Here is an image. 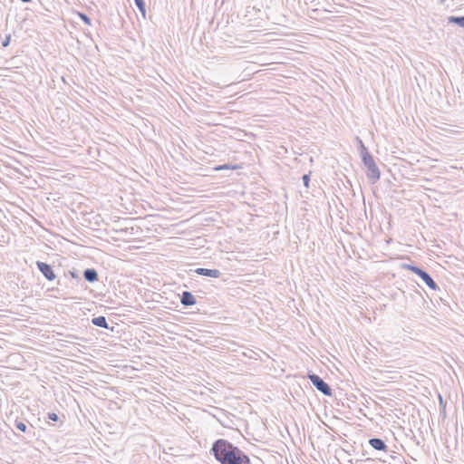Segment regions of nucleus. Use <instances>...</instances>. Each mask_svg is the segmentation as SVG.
I'll return each mask as SVG.
<instances>
[{
    "instance_id": "obj_1",
    "label": "nucleus",
    "mask_w": 464,
    "mask_h": 464,
    "mask_svg": "<svg viewBox=\"0 0 464 464\" xmlns=\"http://www.w3.org/2000/svg\"><path fill=\"white\" fill-rule=\"evenodd\" d=\"M210 452L220 464H251L249 457L243 450L224 439L217 440Z\"/></svg>"
},
{
    "instance_id": "obj_2",
    "label": "nucleus",
    "mask_w": 464,
    "mask_h": 464,
    "mask_svg": "<svg viewBox=\"0 0 464 464\" xmlns=\"http://www.w3.org/2000/svg\"><path fill=\"white\" fill-rule=\"evenodd\" d=\"M359 145L361 160L367 169L366 176L371 183L374 184L380 179V169L376 165L372 155L369 152L368 149L361 140H359Z\"/></svg>"
},
{
    "instance_id": "obj_3",
    "label": "nucleus",
    "mask_w": 464,
    "mask_h": 464,
    "mask_svg": "<svg viewBox=\"0 0 464 464\" xmlns=\"http://www.w3.org/2000/svg\"><path fill=\"white\" fill-rule=\"evenodd\" d=\"M402 268L409 270L417 276H420V278L432 290H437L439 288L437 283L433 280V278L430 276V275L420 268V266H417L413 264H403Z\"/></svg>"
},
{
    "instance_id": "obj_4",
    "label": "nucleus",
    "mask_w": 464,
    "mask_h": 464,
    "mask_svg": "<svg viewBox=\"0 0 464 464\" xmlns=\"http://www.w3.org/2000/svg\"><path fill=\"white\" fill-rule=\"evenodd\" d=\"M308 379L316 390L321 392L323 394L327 396L332 394V388L319 375L315 373H308Z\"/></svg>"
},
{
    "instance_id": "obj_5",
    "label": "nucleus",
    "mask_w": 464,
    "mask_h": 464,
    "mask_svg": "<svg viewBox=\"0 0 464 464\" xmlns=\"http://www.w3.org/2000/svg\"><path fill=\"white\" fill-rule=\"evenodd\" d=\"M35 264L39 271L48 281H53L56 278V275L51 265L42 261H36Z\"/></svg>"
},
{
    "instance_id": "obj_6",
    "label": "nucleus",
    "mask_w": 464,
    "mask_h": 464,
    "mask_svg": "<svg viewBox=\"0 0 464 464\" xmlns=\"http://www.w3.org/2000/svg\"><path fill=\"white\" fill-rule=\"evenodd\" d=\"M315 414L325 426H329L327 422L333 420L330 408H316Z\"/></svg>"
},
{
    "instance_id": "obj_7",
    "label": "nucleus",
    "mask_w": 464,
    "mask_h": 464,
    "mask_svg": "<svg viewBox=\"0 0 464 464\" xmlns=\"http://www.w3.org/2000/svg\"><path fill=\"white\" fill-rule=\"evenodd\" d=\"M368 443L375 450L383 451V452H387L388 451V446H387L386 442L382 439H380V438H371L368 440Z\"/></svg>"
},
{
    "instance_id": "obj_8",
    "label": "nucleus",
    "mask_w": 464,
    "mask_h": 464,
    "mask_svg": "<svg viewBox=\"0 0 464 464\" xmlns=\"http://www.w3.org/2000/svg\"><path fill=\"white\" fill-rule=\"evenodd\" d=\"M195 273L208 277L218 278L221 276V272L218 269H209V268H197Z\"/></svg>"
},
{
    "instance_id": "obj_9",
    "label": "nucleus",
    "mask_w": 464,
    "mask_h": 464,
    "mask_svg": "<svg viewBox=\"0 0 464 464\" xmlns=\"http://www.w3.org/2000/svg\"><path fill=\"white\" fill-rule=\"evenodd\" d=\"M196 297L192 295L191 292L183 291L180 295V303L184 306H191L196 304Z\"/></svg>"
},
{
    "instance_id": "obj_10",
    "label": "nucleus",
    "mask_w": 464,
    "mask_h": 464,
    "mask_svg": "<svg viewBox=\"0 0 464 464\" xmlns=\"http://www.w3.org/2000/svg\"><path fill=\"white\" fill-rule=\"evenodd\" d=\"M332 413V419L335 420H351V417L348 415L349 412L343 411L340 408H330Z\"/></svg>"
},
{
    "instance_id": "obj_11",
    "label": "nucleus",
    "mask_w": 464,
    "mask_h": 464,
    "mask_svg": "<svg viewBox=\"0 0 464 464\" xmlns=\"http://www.w3.org/2000/svg\"><path fill=\"white\" fill-rule=\"evenodd\" d=\"M83 278L89 283L96 282L99 279L98 272L94 268H86L83 271Z\"/></svg>"
},
{
    "instance_id": "obj_12",
    "label": "nucleus",
    "mask_w": 464,
    "mask_h": 464,
    "mask_svg": "<svg viewBox=\"0 0 464 464\" xmlns=\"http://www.w3.org/2000/svg\"><path fill=\"white\" fill-rule=\"evenodd\" d=\"M92 323L93 325L98 326V327H102V328H105V329L109 328L107 319L103 315L93 317L92 319Z\"/></svg>"
},
{
    "instance_id": "obj_13",
    "label": "nucleus",
    "mask_w": 464,
    "mask_h": 464,
    "mask_svg": "<svg viewBox=\"0 0 464 464\" xmlns=\"http://www.w3.org/2000/svg\"><path fill=\"white\" fill-rule=\"evenodd\" d=\"M448 23L455 24L464 28V16L450 15L448 17Z\"/></svg>"
},
{
    "instance_id": "obj_14",
    "label": "nucleus",
    "mask_w": 464,
    "mask_h": 464,
    "mask_svg": "<svg viewBox=\"0 0 464 464\" xmlns=\"http://www.w3.org/2000/svg\"><path fill=\"white\" fill-rule=\"evenodd\" d=\"M359 412L362 413L366 418H368L370 420L373 421L377 425L381 424V422L384 419L383 416L381 414H376L375 417H369L367 413H364L362 411V408H359Z\"/></svg>"
},
{
    "instance_id": "obj_15",
    "label": "nucleus",
    "mask_w": 464,
    "mask_h": 464,
    "mask_svg": "<svg viewBox=\"0 0 464 464\" xmlns=\"http://www.w3.org/2000/svg\"><path fill=\"white\" fill-rule=\"evenodd\" d=\"M240 167L238 165H231V164H223V165H218L214 168L216 171H221V170H233L237 169Z\"/></svg>"
},
{
    "instance_id": "obj_16",
    "label": "nucleus",
    "mask_w": 464,
    "mask_h": 464,
    "mask_svg": "<svg viewBox=\"0 0 464 464\" xmlns=\"http://www.w3.org/2000/svg\"><path fill=\"white\" fill-rule=\"evenodd\" d=\"M180 451H181V449H179L178 447H168V448L163 449V452L166 455H170V456H178V455H179Z\"/></svg>"
},
{
    "instance_id": "obj_17",
    "label": "nucleus",
    "mask_w": 464,
    "mask_h": 464,
    "mask_svg": "<svg viewBox=\"0 0 464 464\" xmlns=\"http://www.w3.org/2000/svg\"><path fill=\"white\" fill-rule=\"evenodd\" d=\"M134 3L139 9V11L141 13L142 16L145 17L146 15V4L144 0H134Z\"/></svg>"
},
{
    "instance_id": "obj_18",
    "label": "nucleus",
    "mask_w": 464,
    "mask_h": 464,
    "mask_svg": "<svg viewBox=\"0 0 464 464\" xmlns=\"http://www.w3.org/2000/svg\"><path fill=\"white\" fill-rule=\"evenodd\" d=\"M15 428L22 431V432H25L26 429H27V426L25 423H24L23 421H15Z\"/></svg>"
},
{
    "instance_id": "obj_19",
    "label": "nucleus",
    "mask_w": 464,
    "mask_h": 464,
    "mask_svg": "<svg viewBox=\"0 0 464 464\" xmlns=\"http://www.w3.org/2000/svg\"><path fill=\"white\" fill-rule=\"evenodd\" d=\"M79 16L85 24L91 25V18L87 14L79 13Z\"/></svg>"
},
{
    "instance_id": "obj_20",
    "label": "nucleus",
    "mask_w": 464,
    "mask_h": 464,
    "mask_svg": "<svg viewBox=\"0 0 464 464\" xmlns=\"http://www.w3.org/2000/svg\"><path fill=\"white\" fill-rule=\"evenodd\" d=\"M302 179H303V183H304V187L309 188L310 174H304L302 177Z\"/></svg>"
},
{
    "instance_id": "obj_21",
    "label": "nucleus",
    "mask_w": 464,
    "mask_h": 464,
    "mask_svg": "<svg viewBox=\"0 0 464 464\" xmlns=\"http://www.w3.org/2000/svg\"><path fill=\"white\" fill-rule=\"evenodd\" d=\"M47 418L51 421H57L59 420V416L54 412L48 413Z\"/></svg>"
},
{
    "instance_id": "obj_22",
    "label": "nucleus",
    "mask_w": 464,
    "mask_h": 464,
    "mask_svg": "<svg viewBox=\"0 0 464 464\" xmlns=\"http://www.w3.org/2000/svg\"><path fill=\"white\" fill-rule=\"evenodd\" d=\"M10 41H11V34L5 35L4 41L2 42V46L7 47L10 44Z\"/></svg>"
},
{
    "instance_id": "obj_23",
    "label": "nucleus",
    "mask_w": 464,
    "mask_h": 464,
    "mask_svg": "<svg viewBox=\"0 0 464 464\" xmlns=\"http://www.w3.org/2000/svg\"><path fill=\"white\" fill-rule=\"evenodd\" d=\"M446 410L447 408H440V416H441L442 419H445L447 417Z\"/></svg>"
},
{
    "instance_id": "obj_24",
    "label": "nucleus",
    "mask_w": 464,
    "mask_h": 464,
    "mask_svg": "<svg viewBox=\"0 0 464 464\" xmlns=\"http://www.w3.org/2000/svg\"><path fill=\"white\" fill-rule=\"evenodd\" d=\"M219 422H220L224 427H228V424H227V423H226L224 420H219Z\"/></svg>"
},
{
    "instance_id": "obj_25",
    "label": "nucleus",
    "mask_w": 464,
    "mask_h": 464,
    "mask_svg": "<svg viewBox=\"0 0 464 464\" xmlns=\"http://www.w3.org/2000/svg\"><path fill=\"white\" fill-rule=\"evenodd\" d=\"M23 3H29L31 2L32 0H21Z\"/></svg>"
},
{
    "instance_id": "obj_26",
    "label": "nucleus",
    "mask_w": 464,
    "mask_h": 464,
    "mask_svg": "<svg viewBox=\"0 0 464 464\" xmlns=\"http://www.w3.org/2000/svg\"><path fill=\"white\" fill-rule=\"evenodd\" d=\"M69 337H72V338H74V339H78V337L74 336V335H69Z\"/></svg>"
},
{
    "instance_id": "obj_27",
    "label": "nucleus",
    "mask_w": 464,
    "mask_h": 464,
    "mask_svg": "<svg viewBox=\"0 0 464 464\" xmlns=\"http://www.w3.org/2000/svg\"><path fill=\"white\" fill-rule=\"evenodd\" d=\"M440 405L442 404L443 401H442V397L440 396Z\"/></svg>"
},
{
    "instance_id": "obj_28",
    "label": "nucleus",
    "mask_w": 464,
    "mask_h": 464,
    "mask_svg": "<svg viewBox=\"0 0 464 464\" xmlns=\"http://www.w3.org/2000/svg\"><path fill=\"white\" fill-rule=\"evenodd\" d=\"M445 0H440V3H443Z\"/></svg>"
}]
</instances>
